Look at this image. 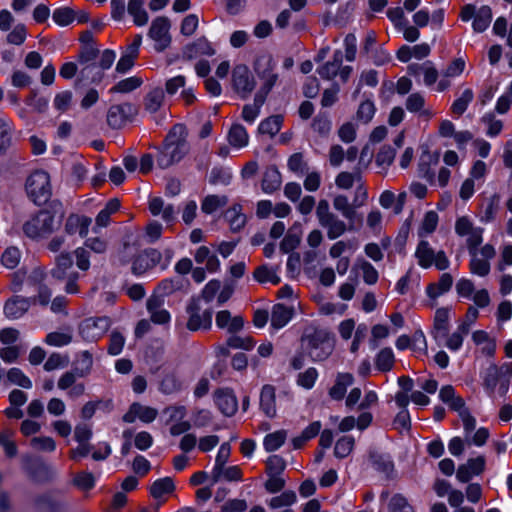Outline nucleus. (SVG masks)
Segmentation results:
<instances>
[{
  "label": "nucleus",
  "instance_id": "obj_1",
  "mask_svg": "<svg viewBox=\"0 0 512 512\" xmlns=\"http://www.w3.org/2000/svg\"><path fill=\"white\" fill-rule=\"evenodd\" d=\"M189 150L186 140L185 127L183 125H175L165 138L164 144L159 149L156 161L160 168L166 169L173 164L179 162Z\"/></svg>",
  "mask_w": 512,
  "mask_h": 512
},
{
  "label": "nucleus",
  "instance_id": "obj_2",
  "mask_svg": "<svg viewBox=\"0 0 512 512\" xmlns=\"http://www.w3.org/2000/svg\"><path fill=\"white\" fill-rule=\"evenodd\" d=\"M315 213L319 225L326 229L327 237L330 240L338 239L347 231L354 229L353 222H348L347 224L330 211V205L326 199L319 200Z\"/></svg>",
  "mask_w": 512,
  "mask_h": 512
},
{
  "label": "nucleus",
  "instance_id": "obj_3",
  "mask_svg": "<svg viewBox=\"0 0 512 512\" xmlns=\"http://www.w3.org/2000/svg\"><path fill=\"white\" fill-rule=\"evenodd\" d=\"M29 198L36 205L46 204L52 196L49 174L44 170H35L27 178L25 184Z\"/></svg>",
  "mask_w": 512,
  "mask_h": 512
},
{
  "label": "nucleus",
  "instance_id": "obj_4",
  "mask_svg": "<svg viewBox=\"0 0 512 512\" xmlns=\"http://www.w3.org/2000/svg\"><path fill=\"white\" fill-rule=\"evenodd\" d=\"M186 313L188 315L186 324L188 330L198 331L211 328L213 311L210 306L202 303V299L191 298L187 304Z\"/></svg>",
  "mask_w": 512,
  "mask_h": 512
},
{
  "label": "nucleus",
  "instance_id": "obj_5",
  "mask_svg": "<svg viewBox=\"0 0 512 512\" xmlns=\"http://www.w3.org/2000/svg\"><path fill=\"white\" fill-rule=\"evenodd\" d=\"M415 258L417 259L418 265L424 269L434 265L438 270L443 271L450 265V261L445 252L443 250L435 252L426 238L419 241L415 250Z\"/></svg>",
  "mask_w": 512,
  "mask_h": 512
},
{
  "label": "nucleus",
  "instance_id": "obj_6",
  "mask_svg": "<svg viewBox=\"0 0 512 512\" xmlns=\"http://www.w3.org/2000/svg\"><path fill=\"white\" fill-rule=\"evenodd\" d=\"M303 341L309 356L316 362L326 360L334 350V341L325 331H315Z\"/></svg>",
  "mask_w": 512,
  "mask_h": 512
},
{
  "label": "nucleus",
  "instance_id": "obj_7",
  "mask_svg": "<svg viewBox=\"0 0 512 512\" xmlns=\"http://www.w3.org/2000/svg\"><path fill=\"white\" fill-rule=\"evenodd\" d=\"M470 256L469 269L473 275L486 277L491 270L490 261L495 257L496 250L493 245L485 244L480 249H468Z\"/></svg>",
  "mask_w": 512,
  "mask_h": 512
},
{
  "label": "nucleus",
  "instance_id": "obj_8",
  "mask_svg": "<svg viewBox=\"0 0 512 512\" xmlns=\"http://www.w3.org/2000/svg\"><path fill=\"white\" fill-rule=\"evenodd\" d=\"M460 19L468 22L473 19L472 28L476 33L484 32L492 21V10L489 6L483 5L476 9L473 4H466L460 12Z\"/></svg>",
  "mask_w": 512,
  "mask_h": 512
},
{
  "label": "nucleus",
  "instance_id": "obj_9",
  "mask_svg": "<svg viewBox=\"0 0 512 512\" xmlns=\"http://www.w3.org/2000/svg\"><path fill=\"white\" fill-rule=\"evenodd\" d=\"M112 325L108 316L90 317L83 320L79 327L81 337L89 342H96L102 338Z\"/></svg>",
  "mask_w": 512,
  "mask_h": 512
},
{
  "label": "nucleus",
  "instance_id": "obj_10",
  "mask_svg": "<svg viewBox=\"0 0 512 512\" xmlns=\"http://www.w3.org/2000/svg\"><path fill=\"white\" fill-rule=\"evenodd\" d=\"M274 69L275 63L269 56L259 57L255 62V71L263 82L257 93L265 98L278 80V74L274 72Z\"/></svg>",
  "mask_w": 512,
  "mask_h": 512
},
{
  "label": "nucleus",
  "instance_id": "obj_11",
  "mask_svg": "<svg viewBox=\"0 0 512 512\" xmlns=\"http://www.w3.org/2000/svg\"><path fill=\"white\" fill-rule=\"evenodd\" d=\"M54 228L55 217L48 211H40L23 226L24 233L30 238H38L50 234Z\"/></svg>",
  "mask_w": 512,
  "mask_h": 512
},
{
  "label": "nucleus",
  "instance_id": "obj_12",
  "mask_svg": "<svg viewBox=\"0 0 512 512\" xmlns=\"http://www.w3.org/2000/svg\"><path fill=\"white\" fill-rule=\"evenodd\" d=\"M455 233L460 237H466L467 249L478 248L483 242L484 229L475 226L468 216H461L456 219Z\"/></svg>",
  "mask_w": 512,
  "mask_h": 512
},
{
  "label": "nucleus",
  "instance_id": "obj_13",
  "mask_svg": "<svg viewBox=\"0 0 512 512\" xmlns=\"http://www.w3.org/2000/svg\"><path fill=\"white\" fill-rule=\"evenodd\" d=\"M232 86L241 99H247L256 86L254 76L249 68L240 64L232 71Z\"/></svg>",
  "mask_w": 512,
  "mask_h": 512
},
{
  "label": "nucleus",
  "instance_id": "obj_14",
  "mask_svg": "<svg viewBox=\"0 0 512 512\" xmlns=\"http://www.w3.org/2000/svg\"><path fill=\"white\" fill-rule=\"evenodd\" d=\"M169 30L170 21L167 17H157L152 21L148 36L154 41L156 51L162 52L170 45L171 36Z\"/></svg>",
  "mask_w": 512,
  "mask_h": 512
},
{
  "label": "nucleus",
  "instance_id": "obj_15",
  "mask_svg": "<svg viewBox=\"0 0 512 512\" xmlns=\"http://www.w3.org/2000/svg\"><path fill=\"white\" fill-rule=\"evenodd\" d=\"M93 359L89 351H83L81 354V368H75L73 371H67L61 375L57 382L60 390H68L76 383L77 378L86 377L92 369Z\"/></svg>",
  "mask_w": 512,
  "mask_h": 512
},
{
  "label": "nucleus",
  "instance_id": "obj_16",
  "mask_svg": "<svg viewBox=\"0 0 512 512\" xmlns=\"http://www.w3.org/2000/svg\"><path fill=\"white\" fill-rule=\"evenodd\" d=\"M136 114L137 108L131 103L112 105L107 112V123L113 129H120Z\"/></svg>",
  "mask_w": 512,
  "mask_h": 512
},
{
  "label": "nucleus",
  "instance_id": "obj_17",
  "mask_svg": "<svg viewBox=\"0 0 512 512\" xmlns=\"http://www.w3.org/2000/svg\"><path fill=\"white\" fill-rule=\"evenodd\" d=\"M162 262V253L154 248L145 249L140 252L133 260L132 272L135 275H142L146 271L153 269Z\"/></svg>",
  "mask_w": 512,
  "mask_h": 512
},
{
  "label": "nucleus",
  "instance_id": "obj_18",
  "mask_svg": "<svg viewBox=\"0 0 512 512\" xmlns=\"http://www.w3.org/2000/svg\"><path fill=\"white\" fill-rule=\"evenodd\" d=\"M158 415L155 408L144 406L138 402L131 404L129 410L124 414L123 421L126 423H134L139 419L143 423L153 422Z\"/></svg>",
  "mask_w": 512,
  "mask_h": 512
},
{
  "label": "nucleus",
  "instance_id": "obj_19",
  "mask_svg": "<svg viewBox=\"0 0 512 512\" xmlns=\"http://www.w3.org/2000/svg\"><path fill=\"white\" fill-rule=\"evenodd\" d=\"M214 402L225 416H233L238 409V401L230 389H218L214 393Z\"/></svg>",
  "mask_w": 512,
  "mask_h": 512
},
{
  "label": "nucleus",
  "instance_id": "obj_20",
  "mask_svg": "<svg viewBox=\"0 0 512 512\" xmlns=\"http://www.w3.org/2000/svg\"><path fill=\"white\" fill-rule=\"evenodd\" d=\"M165 300L161 295H152L147 300V310L150 314L151 321L155 324H168L171 320L170 313L164 309Z\"/></svg>",
  "mask_w": 512,
  "mask_h": 512
},
{
  "label": "nucleus",
  "instance_id": "obj_21",
  "mask_svg": "<svg viewBox=\"0 0 512 512\" xmlns=\"http://www.w3.org/2000/svg\"><path fill=\"white\" fill-rule=\"evenodd\" d=\"M31 305V298L14 296L5 302L3 312L8 319H19L29 310Z\"/></svg>",
  "mask_w": 512,
  "mask_h": 512
},
{
  "label": "nucleus",
  "instance_id": "obj_22",
  "mask_svg": "<svg viewBox=\"0 0 512 512\" xmlns=\"http://www.w3.org/2000/svg\"><path fill=\"white\" fill-rule=\"evenodd\" d=\"M450 316L451 308L449 307H441L435 311L431 335L436 341L447 336Z\"/></svg>",
  "mask_w": 512,
  "mask_h": 512
},
{
  "label": "nucleus",
  "instance_id": "obj_23",
  "mask_svg": "<svg viewBox=\"0 0 512 512\" xmlns=\"http://www.w3.org/2000/svg\"><path fill=\"white\" fill-rule=\"evenodd\" d=\"M216 325L220 329H226L228 333L235 334L243 329L244 319L237 315L232 317L230 311L221 310L216 314Z\"/></svg>",
  "mask_w": 512,
  "mask_h": 512
},
{
  "label": "nucleus",
  "instance_id": "obj_24",
  "mask_svg": "<svg viewBox=\"0 0 512 512\" xmlns=\"http://www.w3.org/2000/svg\"><path fill=\"white\" fill-rule=\"evenodd\" d=\"M149 211L153 216H161L168 224L175 220V209L172 204H165L161 197H153L149 200Z\"/></svg>",
  "mask_w": 512,
  "mask_h": 512
},
{
  "label": "nucleus",
  "instance_id": "obj_25",
  "mask_svg": "<svg viewBox=\"0 0 512 512\" xmlns=\"http://www.w3.org/2000/svg\"><path fill=\"white\" fill-rule=\"evenodd\" d=\"M91 219L86 216L76 214L70 215L65 222V231L69 235L79 234L84 238L88 235Z\"/></svg>",
  "mask_w": 512,
  "mask_h": 512
},
{
  "label": "nucleus",
  "instance_id": "obj_26",
  "mask_svg": "<svg viewBox=\"0 0 512 512\" xmlns=\"http://www.w3.org/2000/svg\"><path fill=\"white\" fill-rule=\"evenodd\" d=\"M260 408L267 417L274 418L276 416V393L274 386L267 384L262 387Z\"/></svg>",
  "mask_w": 512,
  "mask_h": 512
},
{
  "label": "nucleus",
  "instance_id": "obj_27",
  "mask_svg": "<svg viewBox=\"0 0 512 512\" xmlns=\"http://www.w3.org/2000/svg\"><path fill=\"white\" fill-rule=\"evenodd\" d=\"M293 314V307H287L283 304L274 305L271 313V326L274 329L283 328L292 319Z\"/></svg>",
  "mask_w": 512,
  "mask_h": 512
},
{
  "label": "nucleus",
  "instance_id": "obj_28",
  "mask_svg": "<svg viewBox=\"0 0 512 512\" xmlns=\"http://www.w3.org/2000/svg\"><path fill=\"white\" fill-rule=\"evenodd\" d=\"M215 54V50L211 43L204 37L198 38L195 42L188 44L184 48V55L188 58H196L198 56Z\"/></svg>",
  "mask_w": 512,
  "mask_h": 512
},
{
  "label": "nucleus",
  "instance_id": "obj_29",
  "mask_svg": "<svg viewBox=\"0 0 512 512\" xmlns=\"http://www.w3.org/2000/svg\"><path fill=\"white\" fill-rule=\"evenodd\" d=\"M343 62V53L341 50H336L333 53V57L331 61L326 62L324 65L317 69L318 74L321 78L326 80L333 79L336 75H338V71Z\"/></svg>",
  "mask_w": 512,
  "mask_h": 512
},
{
  "label": "nucleus",
  "instance_id": "obj_30",
  "mask_svg": "<svg viewBox=\"0 0 512 512\" xmlns=\"http://www.w3.org/2000/svg\"><path fill=\"white\" fill-rule=\"evenodd\" d=\"M354 378L350 373H339L335 384L330 388L329 395L334 400H342L347 388L353 384Z\"/></svg>",
  "mask_w": 512,
  "mask_h": 512
},
{
  "label": "nucleus",
  "instance_id": "obj_31",
  "mask_svg": "<svg viewBox=\"0 0 512 512\" xmlns=\"http://www.w3.org/2000/svg\"><path fill=\"white\" fill-rule=\"evenodd\" d=\"M282 183L281 174L274 166L268 167L263 175L261 188L264 193L271 194L279 189Z\"/></svg>",
  "mask_w": 512,
  "mask_h": 512
},
{
  "label": "nucleus",
  "instance_id": "obj_32",
  "mask_svg": "<svg viewBox=\"0 0 512 512\" xmlns=\"http://www.w3.org/2000/svg\"><path fill=\"white\" fill-rule=\"evenodd\" d=\"M406 109L412 113H420L421 116L431 118L434 113L430 109H425V98L422 94L416 92L408 96L406 100Z\"/></svg>",
  "mask_w": 512,
  "mask_h": 512
},
{
  "label": "nucleus",
  "instance_id": "obj_33",
  "mask_svg": "<svg viewBox=\"0 0 512 512\" xmlns=\"http://www.w3.org/2000/svg\"><path fill=\"white\" fill-rule=\"evenodd\" d=\"M73 265L72 257L69 253H61L56 257V265L51 270V275L57 280H64L69 275L68 271Z\"/></svg>",
  "mask_w": 512,
  "mask_h": 512
},
{
  "label": "nucleus",
  "instance_id": "obj_34",
  "mask_svg": "<svg viewBox=\"0 0 512 512\" xmlns=\"http://www.w3.org/2000/svg\"><path fill=\"white\" fill-rule=\"evenodd\" d=\"M254 279L259 283H271L277 285L281 282L278 269L268 265L257 267L253 273Z\"/></svg>",
  "mask_w": 512,
  "mask_h": 512
},
{
  "label": "nucleus",
  "instance_id": "obj_35",
  "mask_svg": "<svg viewBox=\"0 0 512 512\" xmlns=\"http://www.w3.org/2000/svg\"><path fill=\"white\" fill-rule=\"evenodd\" d=\"M439 222L438 214L433 211H427L423 217V220L420 224V227L418 229V237L420 239L427 238L429 235H431L437 228Z\"/></svg>",
  "mask_w": 512,
  "mask_h": 512
},
{
  "label": "nucleus",
  "instance_id": "obj_36",
  "mask_svg": "<svg viewBox=\"0 0 512 512\" xmlns=\"http://www.w3.org/2000/svg\"><path fill=\"white\" fill-rule=\"evenodd\" d=\"M128 13L133 17L134 24L144 26L148 22V14L144 9L143 0H130L127 5Z\"/></svg>",
  "mask_w": 512,
  "mask_h": 512
},
{
  "label": "nucleus",
  "instance_id": "obj_37",
  "mask_svg": "<svg viewBox=\"0 0 512 512\" xmlns=\"http://www.w3.org/2000/svg\"><path fill=\"white\" fill-rule=\"evenodd\" d=\"M219 473L212 474L211 473V479L212 484H216L217 482L221 480L226 481H239L242 479V471L239 466L233 465V466H222L219 471Z\"/></svg>",
  "mask_w": 512,
  "mask_h": 512
},
{
  "label": "nucleus",
  "instance_id": "obj_38",
  "mask_svg": "<svg viewBox=\"0 0 512 512\" xmlns=\"http://www.w3.org/2000/svg\"><path fill=\"white\" fill-rule=\"evenodd\" d=\"M228 141L235 148H243L248 144L249 136L244 126L234 124L229 130Z\"/></svg>",
  "mask_w": 512,
  "mask_h": 512
},
{
  "label": "nucleus",
  "instance_id": "obj_39",
  "mask_svg": "<svg viewBox=\"0 0 512 512\" xmlns=\"http://www.w3.org/2000/svg\"><path fill=\"white\" fill-rule=\"evenodd\" d=\"M333 207L335 210L341 213V215L348 220V222H354L356 216L355 207L350 204L348 198L345 195H337L333 199Z\"/></svg>",
  "mask_w": 512,
  "mask_h": 512
},
{
  "label": "nucleus",
  "instance_id": "obj_40",
  "mask_svg": "<svg viewBox=\"0 0 512 512\" xmlns=\"http://www.w3.org/2000/svg\"><path fill=\"white\" fill-rule=\"evenodd\" d=\"M13 133L12 123L8 119L0 118V155L6 153L11 147Z\"/></svg>",
  "mask_w": 512,
  "mask_h": 512
},
{
  "label": "nucleus",
  "instance_id": "obj_41",
  "mask_svg": "<svg viewBox=\"0 0 512 512\" xmlns=\"http://www.w3.org/2000/svg\"><path fill=\"white\" fill-rule=\"evenodd\" d=\"M358 248L357 241L354 239L339 240L329 249V256L333 259L341 258L346 252L353 254Z\"/></svg>",
  "mask_w": 512,
  "mask_h": 512
},
{
  "label": "nucleus",
  "instance_id": "obj_42",
  "mask_svg": "<svg viewBox=\"0 0 512 512\" xmlns=\"http://www.w3.org/2000/svg\"><path fill=\"white\" fill-rule=\"evenodd\" d=\"M266 98L256 93L253 104H247L243 107L242 118L252 124L260 114V109L265 103Z\"/></svg>",
  "mask_w": 512,
  "mask_h": 512
},
{
  "label": "nucleus",
  "instance_id": "obj_43",
  "mask_svg": "<svg viewBox=\"0 0 512 512\" xmlns=\"http://www.w3.org/2000/svg\"><path fill=\"white\" fill-rule=\"evenodd\" d=\"M287 432L284 429L269 433L264 437L263 447L266 452L278 450L286 441Z\"/></svg>",
  "mask_w": 512,
  "mask_h": 512
},
{
  "label": "nucleus",
  "instance_id": "obj_44",
  "mask_svg": "<svg viewBox=\"0 0 512 512\" xmlns=\"http://www.w3.org/2000/svg\"><path fill=\"white\" fill-rule=\"evenodd\" d=\"M438 158L431 155L429 152H425L420 157L419 162V175L426 179L430 183L434 181L435 172L431 169V164H437Z\"/></svg>",
  "mask_w": 512,
  "mask_h": 512
},
{
  "label": "nucleus",
  "instance_id": "obj_45",
  "mask_svg": "<svg viewBox=\"0 0 512 512\" xmlns=\"http://www.w3.org/2000/svg\"><path fill=\"white\" fill-rule=\"evenodd\" d=\"M164 101V92L161 88L151 90L144 98L145 110L149 113H156Z\"/></svg>",
  "mask_w": 512,
  "mask_h": 512
},
{
  "label": "nucleus",
  "instance_id": "obj_46",
  "mask_svg": "<svg viewBox=\"0 0 512 512\" xmlns=\"http://www.w3.org/2000/svg\"><path fill=\"white\" fill-rule=\"evenodd\" d=\"M240 205H234L225 213V218L229 222L232 231H239L246 223V216L241 212Z\"/></svg>",
  "mask_w": 512,
  "mask_h": 512
},
{
  "label": "nucleus",
  "instance_id": "obj_47",
  "mask_svg": "<svg viewBox=\"0 0 512 512\" xmlns=\"http://www.w3.org/2000/svg\"><path fill=\"white\" fill-rule=\"evenodd\" d=\"M35 506L42 512H58L63 507V504L51 494H43L36 497Z\"/></svg>",
  "mask_w": 512,
  "mask_h": 512
},
{
  "label": "nucleus",
  "instance_id": "obj_48",
  "mask_svg": "<svg viewBox=\"0 0 512 512\" xmlns=\"http://www.w3.org/2000/svg\"><path fill=\"white\" fill-rule=\"evenodd\" d=\"M355 268L361 271L363 281L368 285L377 283L379 274L376 268L368 261L364 259H358Z\"/></svg>",
  "mask_w": 512,
  "mask_h": 512
},
{
  "label": "nucleus",
  "instance_id": "obj_49",
  "mask_svg": "<svg viewBox=\"0 0 512 512\" xmlns=\"http://www.w3.org/2000/svg\"><path fill=\"white\" fill-rule=\"evenodd\" d=\"M474 99V92L471 88H466L461 95L454 100L451 105V111L457 116H461Z\"/></svg>",
  "mask_w": 512,
  "mask_h": 512
},
{
  "label": "nucleus",
  "instance_id": "obj_50",
  "mask_svg": "<svg viewBox=\"0 0 512 512\" xmlns=\"http://www.w3.org/2000/svg\"><path fill=\"white\" fill-rule=\"evenodd\" d=\"M283 123V117L281 115L270 116L260 122L258 130L261 134H267L269 136L276 135Z\"/></svg>",
  "mask_w": 512,
  "mask_h": 512
},
{
  "label": "nucleus",
  "instance_id": "obj_51",
  "mask_svg": "<svg viewBox=\"0 0 512 512\" xmlns=\"http://www.w3.org/2000/svg\"><path fill=\"white\" fill-rule=\"evenodd\" d=\"M175 489L173 480L170 477L157 479L150 487V493L154 498H161L170 494Z\"/></svg>",
  "mask_w": 512,
  "mask_h": 512
},
{
  "label": "nucleus",
  "instance_id": "obj_52",
  "mask_svg": "<svg viewBox=\"0 0 512 512\" xmlns=\"http://www.w3.org/2000/svg\"><path fill=\"white\" fill-rule=\"evenodd\" d=\"M80 80L86 83H99L103 78V72L96 63L81 65Z\"/></svg>",
  "mask_w": 512,
  "mask_h": 512
},
{
  "label": "nucleus",
  "instance_id": "obj_53",
  "mask_svg": "<svg viewBox=\"0 0 512 512\" xmlns=\"http://www.w3.org/2000/svg\"><path fill=\"white\" fill-rule=\"evenodd\" d=\"M182 383L176 373L170 372L164 375L160 382L159 390L164 394H173L180 391Z\"/></svg>",
  "mask_w": 512,
  "mask_h": 512
},
{
  "label": "nucleus",
  "instance_id": "obj_54",
  "mask_svg": "<svg viewBox=\"0 0 512 512\" xmlns=\"http://www.w3.org/2000/svg\"><path fill=\"white\" fill-rule=\"evenodd\" d=\"M354 445V437L350 435L342 436L336 441L334 447V456L339 459L346 458L353 451Z\"/></svg>",
  "mask_w": 512,
  "mask_h": 512
},
{
  "label": "nucleus",
  "instance_id": "obj_55",
  "mask_svg": "<svg viewBox=\"0 0 512 512\" xmlns=\"http://www.w3.org/2000/svg\"><path fill=\"white\" fill-rule=\"evenodd\" d=\"M483 386L492 394L497 386L499 379V369L495 363H491L482 373Z\"/></svg>",
  "mask_w": 512,
  "mask_h": 512
},
{
  "label": "nucleus",
  "instance_id": "obj_56",
  "mask_svg": "<svg viewBox=\"0 0 512 512\" xmlns=\"http://www.w3.org/2000/svg\"><path fill=\"white\" fill-rule=\"evenodd\" d=\"M228 202L226 196L208 195L201 203V210L205 214H212L219 208L224 207Z\"/></svg>",
  "mask_w": 512,
  "mask_h": 512
},
{
  "label": "nucleus",
  "instance_id": "obj_57",
  "mask_svg": "<svg viewBox=\"0 0 512 512\" xmlns=\"http://www.w3.org/2000/svg\"><path fill=\"white\" fill-rule=\"evenodd\" d=\"M376 368L380 371H390L394 365V353L391 348H383L376 356Z\"/></svg>",
  "mask_w": 512,
  "mask_h": 512
},
{
  "label": "nucleus",
  "instance_id": "obj_58",
  "mask_svg": "<svg viewBox=\"0 0 512 512\" xmlns=\"http://www.w3.org/2000/svg\"><path fill=\"white\" fill-rule=\"evenodd\" d=\"M142 84V79L136 76L119 81L110 89L111 93H129L136 90Z\"/></svg>",
  "mask_w": 512,
  "mask_h": 512
},
{
  "label": "nucleus",
  "instance_id": "obj_59",
  "mask_svg": "<svg viewBox=\"0 0 512 512\" xmlns=\"http://www.w3.org/2000/svg\"><path fill=\"white\" fill-rule=\"evenodd\" d=\"M14 431L11 429H4L0 432V445L4 448L7 457L12 458L16 456L18 449L15 442L12 440Z\"/></svg>",
  "mask_w": 512,
  "mask_h": 512
},
{
  "label": "nucleus",
  "instance_id": "obj_60",
  "mask_svg": "<svg viewBox=\"0 0 512 512\" xmlns=\"http://www.w3.org/2000/svg\"><path fill=\"white\" fill-rule=\"evenodd\" d=\"M296 499L297 497L294 491L286 490L282 492L280 495L271 498L270 501L268 502V505L272 509H278L281 507L291 506L296 502Z\"/></svg>",
  "mask_w": 512,
  "mask_h": 512
},
{
  "label": "nucleus",
  "instance_id": "obj_61",
  "mask_svg": "<svg viewBox=\"0 0 512 512\" xmlns=\"http://www.w3.org/2000/svg\"><path fill=\"white\" fill-rule=\"evenodd\" d=\"M7 379L10 383L25 389L32 388V381L19 368H11L7 372Z\"/></svg>",
  "mask_w": 512,
  "mask_h": 512
},
{
  "label": "nucleus",
  "instance_id": "obj_62",
  "mask_svg": "<svg viewBox=\"0 0 512 512\" xmlns=\"http://www.w3.org/2000/svg\"><path fill=\"white\" fill-rule=\"evenodd\" d=\"M287 166L297 176L304 175L309 169L304 156L301 153H294L288 159Z\"/></svg>",
  "mask_w": 512,
  "mask_h": 512
},
{
  "label": "nucleus",
  "instance_id": "obj_63",
  "mask_svg": "<svg viewBox=\"0 0 512 512\" xmlns=\"http://www.w3.org/2000/svg\"><path fill=\"white\" fill-rule=\"evenodd\" d=\"M125 337L119 331H112L109 337L107 352L109 355L117 356L119 355L125 345Z\"/></svg>",
  "mask_w": 512,
  "mask_h": 512
},
{
  "label": "nucleus",
  "instance_id": "obj_64",
  "mask_svg": "<svg viewBox=\"0 0 512 512\" xmlns=\"http://www.w3.org/2000/svg\"><path fill=\"white\" fill-rule=\"evenodd\" d=\"M390 512H414L413 507L401 494L394 495L389 502Z\"/></svg>",
  "mask_w": 512,
  "mask_h": 512
}]
</instances>
